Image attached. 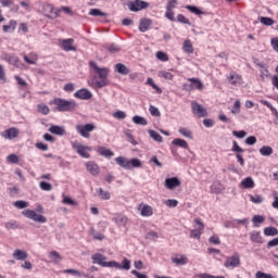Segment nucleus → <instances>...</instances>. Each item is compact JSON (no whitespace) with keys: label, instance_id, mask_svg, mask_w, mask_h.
I'll use <instances>...</instances> for the list:
<instances>
[{"label":"nucleus","instance_id":"obj_23","mask_svg":"<svg viewBox=\"0 0 278 278\" xmlns=\"http://www.w3.org/2000/svg\"><path fill=\"white\" fill-rule=\"evenodd\" d=\"M173 264L176 266H186L188 264V257L184 255H177L176 257L172 258Z\"/></svg>","mask_w":278,"mask_h":278},{"label":"nucleus","instance_id":"obj_58","mask_svg":"<svg viewBox=\"0 0 278 278\" xmlns=\"http://www.w3.org/2000/svg\"><path fill=\"white\" fill-rule=\"evenodd\" d=\"M250 201H252V203H263L264 202V198L260 194L256 195H251L250 197Z\"/></svg>","mask_w":278,"mask_h":278},{"label":"nucleus","instance_id":"obj_25","mask_svg":"<svg viewBox=\"0 0 278 278\" xmlns=\"http://www.w3.org/2000/svg\"><path fill=\"white\" fill-rule=\"evenodd\" d=\"M8 231H15V229H21V225L16 220H10L4 224Z\"/></svg>","mask_w":278,"mask_h":278},{"label":"nucleus","instance_id":"obj_32","mask_svg":"<svg viewBox=\"0 0 278 278\" xmlns=\"http://www.w3.org/2000/svg\"><path fill=\"white\" fill-rule=\"evenodd\" d=\"M131 268V261L129 258H124L122 261V265L119 264V267H117L118 270H130Z\"/></svg>","mask_w":278,"mask_h":278},{"label":"nucleus","instance_id":"obj_41","mask_svg":"<svg viewBox=\"0 0 278 278\" xmlns=\"http://www.w3.org/2000/svg\"><path fill=\"white\" fill-rule=\"evenodd\" d=\"M89 16H108V13H105L99 9H91L89 11Z\"/></svg>","mask_w":278,"mask_h":278},{"label":"nucleus","instance_id":"obj_54","mask_svg":"<svg viewBox=\"0 0 278 278\" xmlns=\"http://www.w3.org/2000/svg\"><path fill=\"white\" fill-rule=\"evenodd\" d=\"M178 131L181 136H185V138H192V131L188 130V128H179Z\"/></svg>","mask_w":278,"mask_h":278},{"label":"nucleus","instance_id":"obj_49","mask_svg":"<svg viewBox=\"0 0 278 278\" xmlns=\"http://www.w3.org/2000/svg\"><path fill=\"white\" fill-rule=\"evenodd\" d=\"M262 25H266L267 27H270V25H275V21L270 17H261Z\"/></svg>","mask_w":278,"mask_h":278},{"label":"nucleus","instance_id":"obj_27","mask_svg":"<svg viewBox=\"0 0 278 278\" xmlns=\"http://www.w3.org/2000/svg\"><path fill=\"white\" fill-rule=\"evenodd\" d=\"M98 153L99 155H102V157H114V153L112 152V150L105 147H100L98 149Z\"/></svg>","mask_w":278,"mask_h":278},{"label":"nucleus","instance_id":"obj_26","mask_svg":"<svg viewBox=\"0 0 278 278\" xmlns=\"http://www.w3.org/2000/svg\"><path fill=\"white\" fill-rule=\"evenodd\" d=\"M241 188H245L247 190L255 188V181H253V178L247 177L241 181Z\"/></svg>","mask_w":278,"mask_h":278},{"label":"nucleus","instance_id":"obj_3","mask_svg":"<svg viewBox=\"0 0 278 278\" xmlns=\"http://www.w3.org/2000/svg\"><path fill=\"white\" fill-rule=\"evenodd\" d=\"M242 262L240 261V253L235 252L232 255L226 258L224 263L225 268H238Z\"/></svg>","mask_w":278,"mask_h":278},{"label":"nucleus","instance_id":"obj_22","mask_svg":"<svg viewBox=\"0 0 278 278\" xmlns=\"http://www.w3.org/2000/svg\"><path fill=\"white\" fill-rule=\"evenodd\" d=\"M227 79H228V83L230 84V86H238V84H240V81H242V76L233 73V74H230L227 77Z\"/></svg>","mask_w":278,"mask_h":278},{"label":"nucleus","instance_id":"obj_8","mask_svg":"<svg viewBox=\"0 0 278 278\" xmlns=\"http://www.w3.org/2000/svg\"><path fill=\"white\" fill-rule=\"evenodd\" d=\"M73 149L80 155V157H84L85 160H88L90 157V153L88 151H92L91 147L83 146V144H73Z\"/></svg>","mask_w":278,"mask_h":278},{"label":"nucleus","instance_id":"obj_4","mask_svg":"<svg viewBox=\"0 0 278 278\" xmlns=\"http://www.w3.org/2000/svg\"><path fill=\"white\" fill-rule=\"evenodd\" d=\"M22 214L24 216H26V218H29L30 220H34L35 223H41V224L47 223V217H45V215H40V214L36 213V211L25 210L22 212Z\"/></svg>","mask_w":278,"mask_h":278},{"label":"nucleus","instance_id":"obj_52","mask_svg":"<svg viewBox=\"0 0 278 278\" xmlns=\"http://www.w3.org/2000/svg\"><path fill=\"white\" fill-rule=\"evenodd\" d=\"M260 77L262 81H266V78L270 77V72H268V67H265L264 70L261 71Z\"/></svg>","mask_w":278,"mask_h":278},{"label":"nucleus","instance_id":"obj_35","mask_svg":"<svg viewBox=\"0 0 278 278\" xmlns=\"http://www.w3.org/2000/svg\"><path fill=\"white\" fill-rule=\"evenodd\" d=\"M189 81H191V86H193V89L197 88V90H203V83L199 78H189Z\"/></svg>","mask_w":278,"mask_h":278},{"label":"nucleus","instance_id":"obj_55","mask_svg":"<svg viewBox=\"0 0 278 278\" xmlns=\"http://www.w3.org/2000/svg\"><path fill=\"white\" fill-rule=\"evenodd\" d=\"M264 220H266V218L262 215H254L253 218H252V223L254 225H257V223L262 224V223H264Z\"/></svg>","mask_w":278,"mask_h":278},{"label":"nucleus","instance_id":"obj_19","mask_svg":"<svg viewBox=\"0 0 278 278\" xmlns=\"http://www.w3.org/2000/svg\"><path fill=\"white\" fill-rule=\"evenodd\" d=\"M53 13V5L49 3H45L41 7V14L46 16V18H51V15Z\"/></svg>","mask_w":278,"mask_h":278},{"label":"nucleus","instance_id":"obj_42","mask_svg":"<svg viewBox=\"0 0 278 278\" xmlns=\"http://www.w3.org/2000/svg\"><path fill=\"white\" fill-rule=\"evenodd\" d=\"M39 188H41L45 192H50V190H53V186L47 181H40Z\"/></svg>","mask_w":278,"mask_h":278},{"label":"nucleus","instance_id":"obj_17","mask_svg":"<svg viewBox=\"0 0 278 278\" xmlns=\"http://www.w3.org/2000/svg\"><path fill=\"white\" fill-rule=\"evenodd\" d=\"M116 164L126 170H131V165H129V160L125 156H118L115 159Z\"/></svg>","mask_w":278,"mask_h":278},{"label":"nucleus","instance_id":"obj_28","mask_svg":"<svg viewBox=\"0 0 278 278\" xmlns=\"http://www.w3.org/2000/svg\"><path fill=\"white\" fill-rule=\"evenodd\" d=\"M182 51H185V53H194V48L192 47V41H190V39L184 41Z\"/></svg>","mask_w":278,"mask_h":278},{"label":"nucleus","instance_id":"obj_34","mask_svg":"<svg viewBox=\"0 0 278 278\" xmlns=\"http://www.w3.org/2000/svg\"><path fill=\"white\" fill-rule=\"evenodd\" d=\"M132 123H135V125H142V126H147L149 124L147 122V118L139 116V115H135L132 117Z\"/></svg>","mask_w":278,"mask_h":278},{"label":"nucleus","instance_id":"obj_12","mask_svg":"<svg viewBox=\"0 0 278 278\" xmlns=\"http://www.w3.org/2000/svg\"><path fill=\"white\" fill-rule=\"evenodd\" d=\"M151 25H153V20L147 17L141 18L139 21V31L144 34V31H147Z\"/></svg>","mask_w":278,"mask_h":278},{"label":"nucleus","instance_id":"obj_51","mask_svg":"<svg viewBox=\"0 0 278 278\" xmlns=\"http://www.w3.org/2000/svg\"><path fill=\"white\" fill-rule=\"evenodd\" d=\"M156 58L157 60H160L161 62H168V54L162 52V51H157L156 52Z\"/></svg>","mask_w":278,"mask_h":278},{"label":"nucleus","instance_id":"obj_9","mask_svg":"<svg viewBox=\"0 0 278 278\" xmlns=\"http://www.w3.org/2000/svg\"><path fill=\"white\" fill-rule=\"evenodd\" d=\"M18 132H20L18 128L11 127V128L2 131L1 136H2V138H4V140H14V138H18Z\"/></svg>","mask_w":278,"mask_h":278},{"label":"nucleus","instance_id":"obj_1","mask_svg":"<svg viewBox=\"0 0 278 278\" xmlns=\"http://www.w3.org/2000/svg\"><path fill=\"white\" fill-rule=\"evenodd\" d=\"M89 65L91 68H93V72L100 79L94 81L96 88H105V86H108V75L110 70L108 67H99L94 61H90Z\"/></svg>","mask_w":278,"mask_h":278},{"label":"nucleus","instance_id":"obj_39","mask_svg":"<svg viewBox=\"0 0 278 278\" xmlns=\"http://www.w3.org/2000/svg\"><path fill=\"white\" fill-rule=\"evenodd\" d=\"M37 112H39V114H43V116H47L51 110L46 104H38Z\"/></svg>","mask_w":278,"mask_h":278},{"label":"nucleus","instance_id":"obj_43","mask_svg":"<svg viewBox=\"0 0 278 278\" xmlns=\"http://www.w3.org/2000/svg\"><path fill=\"white\" fill-rule=\"evenodd\" d=\"M186 10H189V12H191L192 14H195L197 16H201V14H203V11H201L199 8L194 5H187Z\"/></svg>","mask_w":278,"mask_h":278},{"label":"nucleus","instance_id":"obj_62","mask_svg":"<svg viewBox=\"0 0 278 278\" xmlns=\"http://www.w3.org/2000/svg\"><path fill=\"white\" fill-rule=\"evenodd\" d=\"M274 247H278V237L267 242V249H273Z\"/></svg>","mask_w":278,"mask_h":278},{"label":"nucleus","instance_id":"obj_36","mask_svg":"<svg viewBox=\"0 0 278 278\" xmlns=\"http://www.w3.org/2000/svg\"><path fill=\"white\" fill-rule=\"evenodd\" d=\"M260 153L261 155H263L264 157H267L268 155H273V149L270 148V146H263L260 149Z\"/></svg>","mask_w":278,"mask_h":278},{"label":"nucleus","instance_id":"obj_7","mask_svg":"<svg viewBox=\"0 0 278 278\" xmlns=\"http://www.w3.org/2000/svg\"><path fill=\"white\" fill-rule=\"evenodd\" d=\"M192 113L199 116V118H204L207 116V109L203 108V105L199 104L197 101L191 102Z\"/></svg>","mask_w":278,"mask_h":278},{"label":"nucleus","instance_id":"obj_40","mask_svg":"<svg viewBox=\"0 0 278 278\" xmlns=\"http://www.w3.org/2000/svg\"><path fill=\"white\" fill-rule=\"evenodd\" d=\"M13 205L14 207H17V210H25V207H29V203L23 200L15 201Z\"/></svg>","mask_w":278,"mask_h":278},{"label":"nucleus","instance_id":"obj_63","mask_svg":"<svg viewBox=\"0 0 278 278\" xmlns=\"http://www.w3.org/2000/svg\"><path fill=\"white\" fill-rule=\"evenodd\" d=\"M256 278H275L273 277V275L270 274H265L263 271H257L256 275H255Z\"/></svg>","mask_w":278,"mask_h":278},{"label":"nucleus","instance_id":"obj_20","mask_svg":"<svg viewBox=\"0 0 278 278\" xmlns=\"http://www.w3.org/2000/svg\"><path fill=\"white\" fill-rule=\"evenodd\" d=\"M73 42H75L73 39H64L61 42L62 49L64 51H76V48L73 46Z\"/></svg>","mask_w":278,"mask_h":278},{"label":"nucleus","instance_id":"obj_47","mask_svg":"<svg viewBox=\"0 0 278 278\" xmlns=\"http://www.w3.org/2000/svg\"><path fill=\"white\" fill-rule=\"evenodd\" d=\"M91 236L93 237V240H105V236H103L101 232H98L93 228H91Z\"/></svg>","mask_w":278,"mask_h":278},{"label":"nucleus","instance_id":"obj_46","mask_svg":"<svg viewBox=\"0 0 278 278\" xmlns=\"http://www.w3.org/2000/svg\"><path fill=\"white\" fill-rule=\"evenodd\" d=\"M62 203L64 205H73L74 207L77 206V203L73 199L68 198V195H63Z\"/></svg>","mask_w":278,"mask_h":278},{"label":"nucleus","instance_id":"obj_37","mask_svg":"<svg viewBox=\"0 0 278 278\" xmlns=\"http://www.w3.org/2000/svg\"><path fill=\"white\" fill-rule=\"evenodd\" d=\"M148 134L150 138H152V140H155V142H162L163 140L162 135H160L157 131L150 129L148 130Z\"/></svg>","mask_w":278,"mask_h":278},{"label":"nucleus","instance_id":"obj_48","mask_svg":"<svg viewBox=\"0 0 278 278\" xmlns=\"http://www.w3.org/2000/svg\"><path fill=\"white\" fill-rule=\"evenodd\" d=\"M7 162L9 164H18V156L16 154H9L7 156Z\"/></svg>","mask_w":278,"mask_h":278},{"label":"nucleus","instance_id":"obj_53","mask_svg":"<svg viewBox=\"0 0 278 278\" xmlns=\"http://www.w3.org/2000/svg\"><path fill=\"white\" fill-rule=\"evenodd\" d=\"M99 194L100 198L103 199L104 201H110V193L102 188H99Z\"/></svg>","mask_w":278,"mask_h":278},{"label":"nucleus","instance_id":"obj_59","mask_svg":"<svg viewBox=\"0 0 278 278\" xmlns=\"http://www.w3.org/2000/svg\"><path fill=\"white\" fill-rule=\"evenodd\" d=\"M177 21H178V23H182L184 25H190V20L186 18V16H184V14H178Z\"/></svg>","mask_w":278,"mask_h":278},{"label":"nucleus","instance_id":"obj_56","mask_svg":"<svg viewBox=\"0 0 278 278\" xmlns=\"http://www.w3.org/2000/svg\"><path fill=\"white\" fill-rule=\"evenodd\" d=\"M240 100L235 101V104L231 110V114H240Z\"/></svg>","mask_w":278,"mask_h":278},{"label":"nucleus","instance_id":"obj_2","mask_svg":"<svg viewBox=\"0 0 278 278\" xmlns=\"http://www.w3.org/2000/svg\"><path fill=\"white\" fill-rule=\"evenodd\" d=\"M54 105H56L58 112H73L77 108L75 101H68L64 99H54Z\"/></svg>","mask_w":278,"mask_h":278},{"label":"nucleus","instance_id":"obj_30","mask_svg":"<svg viewBox=\"0 0 278 278\" xmlns=\"http://www.w3.org/2000/svg\"><path fill=\"white\" fill-rule=\"evenodd\" d=\"M50 260L54 263L58 264L59 262H62V255H60V252L58 251H51L49 253Z\"/></svg>","mask_w":278,"mask_h":278},{"label":"nucleus","instance_id":"obj_15","mask_svg":"<svg viewBox=\"0 0 278 278\" xmlns=\"http://www.w3.org/2000/svg\"><path fill=\"white\" fill-rule=\"evenodd\" d=\"M250 240L254 244H264V238H262V235L257 230H254L250 233Z\"/></svg>","mask_w":278,"mask_h":278},{"label":"nucleus","instance_id":"obj_21","mask_svg":"<svg viewBox=\"0 0 278 278\" xmlns=\"http://www.w3.org/2000/svg\"><path fill=\"white\" fill-rule=\"evenodd\" d=\"M50 134H53L54 136H64L66 134V130L62 126L52 125L49 128Z\"/></svg>","mask_w":278,"mask_h":278},{"label":"nucleus","instance_id":"obj_18","mask_svg":"<svg viewBox=\"0 0 278 278\" xmlns=\"http://www.w3.org/2000/svg\"><path fill=\"white\" fill-rule=\"evenodd\" d=\"M115 73H118L119 75H129L131 70H129V67L123 63H117L115 64Z\"/></svg>","mask_w":278,"mask_h":278},{"label":"nucleus","instance_id":"obj_45","mask_svg":"<svg viewBox=\"0 0 278 278\" xmlns=\"http://www.w3.org/2000/svg\"><path fill=\"white\" fill-rule=\"evenodd\" d=\"M113 117L117 118V121H123L127 118V114L125 113V111H116L113 113Z\"/></svg>","mask_w":278,"mask_h":278},{"label":"nucleus","instance_id":"obj_50","mask_svg":"<svg viewBox=\"0 0 278 278\" xmlns=\"http://www.w3.org/2000/svg\"><path fill=\"white\" fill-rule=\"evenodd\" d=\"M106 50L109 53H118V51H121V47H118L116 43H112L111 46L106 47Z\"/></svg>","mask_w":278,"mask_h":278},{"label":"nucleus","instance_id":"obj_60","mask_svg":"<svg viewBox=\"0 0 278 278\" xmlns=\"http://www.w3.org/2000/svg\"><path fill=\"white\" fill-rule=\"evenodd\" d=\"M165 205L167 207H177L179 205V201L169 199L165 202Z\"/></svg>","mask_w":278,"mask_h":278},{"label":"nucleus","instance_id":"obj_16","mask_svg":"<svg viewBox=\"0 0 278 278\" xmlns=\"http://www.w3.org/2000/svg\"><path fill=\"white\" fill-rule=\"evenodd\" d=\"M138 210L140 211L141 216H153V207L149 204H140Z\"/></svg>","mask_w":278,"mask_h":278},{"label":"nucleus","instance_id":"obj_11","mask_svg":"<svg viewBox=\"0 0 278 278\" xmlns=\"http://www.w3.org/2000/svg\"><path fill=\"white\" fill-rule=\"evenodd\" d=\"M74 97H76V99L88 101V99H92V93L88 89H79L74 93Z\"/></svg>","mask_w":278,"mask_h":278},{"label":"nucleus","instance_id":"obj_10","mask_svg":"<svg viewBox=\"0 0 278 278\" xmlns=\"http://www.w3.org/2000/svg\"><path fill=\"white\" fill-rule=\"evenodd\" d=\"M164 186L167 190H175V188H179V186H181V181L177 177H172L165 179Z\"/></svg>","mask_w":278,"mask_h":278},{"label":"nucleus","instance_id":"obj_38","mask_svg":"<svg viewBox=\"0 0 278 278\" xmlns=\"http://www.w3.org/2000/svg\"><path fill=\"white\" fill-rule=\"evenodd\" d=\"M3 31L8 33V31H14V29H16V21L11 20L10 23L8 25H3L2 26Z\"/></svg>","mask_w":278,"mask_h":278},{"label":"nucleus","instance_id":"obj_5","mask_svg":"<svg viewBox=\"0 0 278 278\" xmlns=\"http://www.w3.org/2000/svg\"><path fill=\"white\" fill-rule=\"evenodd\" d=\"M97 126L94 124L77 125L76 130L83 138H90V131H94Z\"/></svg>","mask_w":278,"mask_h":278},{"label":"nucleus","instance_id":"obj_33","mask_svg":"<svg viewBox=\"0 0 278 278\" xmlns=\"http://www.w3.org/2000/svg\"><path fill=\"white\" fill-rule=\"evenodd\" d=\"M264 236H270V237L278 236V229L274 226L266 227L264 229Z\"/></svg>","mask_w":278,"mask_h":278},{"label":"nucleus","instance_id":"obj_14","mask_svg":"<svg viewBox=\"0 0 278 278\" xmlns=\"http://www.w3.org/2000/svg\"><path fill=\"white\" fill-rule=\"evenodd\" d=\"M86 167L90 175L97 176L100 173L99 165L92 161L86 163Z\"/></svg>","mask_w":278,"mask_h":278},{"label":"nucleus","instance_id":"obj_57","mask_svg":"<svg viewBox=\"0 0 278 278\" xmlns=\"http://www.w3.org/2000/svg\"><path fill=\"white\" fill-rule=\"evenodd\" d=\"M201 233H202L201 230L195 228V229L191 230L190 238H194L195 240H200Z\"/></svg>","mask_w":278,"mask_h":278},{"label":"nucleus","instance_id":"obj_61","mask_svg":"<svg viewBox=\"0 0 278 278\" xmlns=\"http://www.w3.org/2000/svg\"><path fill=\"white\" fill-rule=\"evenodd\" d=\"M149 112L152 116H161L160 110L153 105L150 106Z\"/></svg>","mask_w":278,"mask_h":278},{"label":"nucleus","instance_id":"obj_31","mask_svg":"<svg viewBox=\"0 0 278 278\" xmlns=\"http://www.w3.org/2000/svg\"><path fill=\"white\" fill-rule=\"evenodd\" d=\"M91 258L93 260V264H99L100 266L105 264V256L102 254H93Z\"/></svg>","mask_w":278,"mask_h":278},{"label":"nucleus","instance_id":"obj_6","mask_svg":"<svg viewBox=\"0 0 278 278\" xmlns=\"http://www.w3.org/2000/svg\"><path fill=\"white\" fill-rule=\"evenodd\" d=\"M149 2L142 0H134L128 3V10L130 12H140V10H147Z\"/></svg>","mask_w":278,"mask_h":278},{"label":"nucleus","instance_id":"obj_29","mask_svg":"<svg viewBox=\"0 0 278 278\" xmlns=\"http://www.w3.org/2000/svg\"><path fill=\"white\" fill-rule=\"evenodd\" d=\"M174 147H180V149H188V141L184 139L176 138L172 141Z\"/></svg>","mask_w":278,"mask_h":278},{"label":"nucleus","instance_id":"obj_44","mask_svg":"<svg viewBox=\"0 0 278 278\" xmlns=\"http://www.w3.org/2000/svg\"><path fill=\"white\" fill-rule=\"evenodd\" d=\"M130 168H140L142 167V162L139 159H131L129 161Z\"/></svg>","mask_w":278,"mask_h":278},{"label":"nucleus","instance_id":"obj_24","mask_svg":"<svg viewBox=\"0 0 278 278\" xmlns=\"http://www.w3.org/2000/svg\"><path fill=\"white\" fill-rule=\"evenodd\" d=\"M114 223L118 225V227H125L127 225V216L118 214L113 218Z\"/></svg>","mask_w":278,"mask_h":278},{"label":"nucleus","instance_id":"obj_64","mask_svg":"<svg viewBox=\"0 0 278 278\" xmlns=\"http://www.w3.org/2000/svg\"><path fill=\"white\" fill-rule=\"evenodd\" d=\"M200 278H225L224 276H212L210 274H200Z\"/></svg>","mask_w":278,"mask_h":278},{"label":"nucleus","instance_id":"obj_13","mask_svg":"<svg viewBox=\"0 0 278 278\" xmlns=\"http://www.w3.org/2000/svg\"><path fill=\"white\" fill-rule=\"evenodd\" d=\"M13 257L14 260H16L17 262H25V260H27V257H29V255L27 254L26 251L21 250V249H16L13 252Z\"/></svg>","mask_w":278,"mask_h":278}]
</instances>
